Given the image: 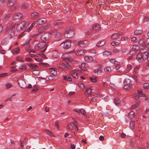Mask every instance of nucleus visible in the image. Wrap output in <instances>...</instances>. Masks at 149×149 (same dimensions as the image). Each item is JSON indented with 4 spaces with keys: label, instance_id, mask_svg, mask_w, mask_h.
<instances>
[{
    "label": "nucleus",
    "instance_id": "a878e982",
    "mask_svg": "<svg viewBox=\"0 0 149 149\" xmlns=\"http://www.w3.org/2000/svg\"><path fill=\"white\" fill-rule=\"evenodd\" d=\"M139 45L141 46H146V42L143 39H140L139 41Z\"/></svg>",
    "mask_w": 149,
    "mask_h": 149
},
{
    "label": "nucleus",
    "instance_id": "f8f14e48",
    "mask_svg": "<svg viewBox=\"0 0 149 149\" xmlns=\"http://www.w3.org/2000/svg\"><path fill=\"white\" fill-rule=\"evenodd\" d=\"M16 2V0H10L8 4V6H12L10 8V10L13 11L15 9V6L13 5L14 4H15Z\"/></svg>",
    "mask_w": 149,
    "mask_h": 149
},
{
    "label": "nucleus",
    "instance_id": "bf43d9fd",
    "mask_svg": "<svg viewBox=\"0 0 149 149\" xmlns=\"http://www.w3.org/2000/svg\"><path fill=\"white\" fill-rule=\"evenodd\" d=\"M110 61L113 64H116V63H118V61L115 60L114 59H111L110 60Z\"/></svg>",
    "mask_w": 149,
    "mask_h": 149
},
{
    "label": "nucleus",
    "instance_id": "13d9d810",
    "mask_svg": "<svg viewBox=\"0 0 149 149\" xmlns=\"http://www.w3.org/2000/svg\"><path fill=\"white\" fill-rule=\"evenodd\" d=\"M78 85L79 87L82 89L85 88L84 85L81 83L78 84Z\"/></svg>",
    "mask_w": 149,
    "mask_h": 149
},
{
    "label": "nucleus",
    "instance_id": "58836bf2",
    "mask_svg": "<svg viewBox=\"0 0 149 149\" xmlns=\"http://www.w3.org/2000/svg\"><path fill=\"white\" fill-rule=\"evenodd\" d=\"M26 65L24 64H23L21 65L19 67V69L22 70H25L26 69Z\"/></svg>",
    "mask_w": 149,
    "mask_h": 149
},
{
    "label": "nucleus",
    "instance_id": "e2e57ef3",
    "mask_svg": "<svg viewBox=\"0 0 149 149\" xmlns=\"http://www.w3.org/2000/svg\"><path fill=\"white\" fill-rule=\"evenodd\" d=\"M39 64L43 66L47 67L48 65V64L47 63H39Z\"/></svg>",
    "mask_w": 149,
    "mask_h": 149
},
{
    "label": "nucleus",
    "instance_id": "a211bd4d",
    "mask_svg": "<svg viewBox=\"0 0 149 149\" xmlns=\"http://www.w3.org/2000/svg\"><path fill=\"white\" fill-rule=\"evenodd\" d=\"M18 84H19V87L22 88H24L26 85V82L22 80H21L18 81Z\"/></svg>",
    "mask_w": 149,
    "mask_h": 149
},
{
    "label": "nucleus",
    "instance_id": "603ef678",
    "mask_svg": "<svg viewBox=\"0 0 149 149\" xmlns=\"http://www.w3.org/2000/svg\"><path fill=\"white\" fill-rule=\"evenodd\" d=\"M22 8L24 9H26L29 8L28 5L26 3H24L22 5Z\"/></svg>",
    "mask_w": 149,
    "mask_h": 149
},
{
    "label": "nucleus",
    "instance_id": "6e6d98bb",
    "mask_svg": "<svg viewBox=\"0 0 149 149\" xmlns=\"http://www.w3.org/2000/svg\"><path fill=\"white\" fill-rule=\"evenodd\" d=\"M32 73L33 74L38 75L39 73V71L38 70H34L33 71Z\"/></svg>",
    "mask_w": 149,
    "mask_h": 149
},
{
    "label": "nucleus",
    "instance_id": "864d4df0",
    "mask_svg": "<svg viewBox=\"0 0 149 149\" xmlns=\"http://www.w3.org/2000/svg\"><path fill=\"white\" fill-rule=\"evenodd\" d=\"M79 111L80 113H81L84 116H86V114L85 111L84 110L82 109H79Z\"/></svg>",
    "mask_w": 149,
    "mask_h": 149
},
{
    "label": "nucleus",
    "instance_id": "7ed1b4c3",
    "mask_svg": "<svg viewBox=\"0 0 149 149\" xmlns=\"http://www.w3.org/2000/svg\"><path fill=\"white\" fill-rule=\"evenodd\" d=\"M74 31L72 27H67L65 29V33L64 34V36L67 38H70L74 36Z\"/></svg>",
    "mask_w": 149,
    "mask_h": 149
},
{
    "label": "nucleus",
    "instance_id": "aec40b11",
    "mask_svg": "<svg viewBox=\"0 0 149 149\" xmlns=\"http://www.w3.org/2000/svg\"><path fill=\"white\" fill-rule=\"evenodd\" d=\"M134 117V112L133 111L130 112L128 115V117L130 120L133 119Z\"/></svg>",
    "mask_w": 149,
    "mask_h": 149
},
{
    "label": "nucleus",
    "instance_id": "79ce46f5",
    "mask_svg": "<svg viewBox=\"0 0 149 149\" xmlns=\"http://www.w3.org/2000/svg\"><path fill=\"white\" fill-rule=\"evenodd\" d=\"M91 88H89L86 89L85 93H87L88 95H90L91 94Z\"/></svg>",
    "mask_w": 149,
    "mask_h": 149
},
{
    "label": "nucleus",
    "instance_id": "20e7f679",
    "mask_svg": "<svg viewBox=\"0 0 149 149\" xmlns=\"http://www.w3.org/2000/svg\"><path fill=\"white\" fill-rule=\"evenodd\" d=\"M51 37V34L48 32H45L41 34L40 39L43 42L46 43Z\"/></svg>",
    "mask_w": 149,
    "mask_h": 149
},
{
    "label": "nucleus",
    "instance_id": "423d86ee",
    "mask_svg": "<svg viewBox=\"0 0 149 149\" xmlns=\"http://www.w3.org/2000/svg\"><path fill=\"white\" fill-rule=\"evenodd\" d=\"M27 24L29 25V23H27L26 21H21L19 23L17 24H15L14 26L15 27H16V30L17 31H20L22 30L24 28L25 26Z\"/></svg>",
    "mask_w": 149,
    "mask_h": 149
},
{
    "label": "nucleus",
    "instance_id": "6ab92c4d",
    "mask_svg": "<svg viewBox=\"0 0 149 149\" xmlns=\"http://www.w3.org/2000/svg\"><path fill=\"white\" fill-rule=\"evenodd\" d=\"M86 52V50L83 49H79L76 53V54L79 56L83 55Z\"/></svg>",
    "mask_w": 149,
    "mask_h": 149
},
{
    "label": "nucleus",
    "instance_id": "9b49d317",
    "mask_svg": "<svg viewBox=\"0 0 149 149\" xmlns=\"http://www.w3.org/2000/svg\"><path fill=\"white\" fill-rule=\"evenodd\" d=\"M140 47L138 45H133L132 49L130 51L129 54L132 55L135 53L139 49Z\"/></svg>",
    "mask_w": 149,
    "mask_h": 149
},
{
    "label": "nucleus",
    "instance_id": "4be33fe9",
    "mask_svg": "<svg viewBox=\"0 0 149 149\" xmlns=\"http://www.w3.org/2000/svg\"><path fill=\"white\" fill-rule=\"evenodd\" d=\"M93 30L99 31L100 30L101 27L100 25L98 24H95L93 26Z\"/></svg>",
    "mask_w": 149,
    "mask_h": 149
},
{
    "label": "nucleus",
    "instance_id": "72a5a7b5",
    "mask_svg": "<svg viewBox=\"0 0 149 149\" xmlns=\"http://www.w3.org/2000/svg\"><path fill=\"white\" fill-rule=\"evenodd\" d=\"M28 65L29 67L32 69H36L38 67L37 65L32 64H29Z\"/></svg>",
    "mask_w": 149,
    "mask_h": 149
},
{
    "label": "nucleus",
    "instance_id": "09e8293b",
    "mask_svg": "<svg viewBox=\"0 0 149 149\" xmlns=\"http://www.w3.org/2000/svg\"><path fill=\"white\" fill-rule=\"evenodd\" d=\"M104 70L105 72L108 73L111 71V69L110 67H107L106 68L104 69Z\"/></svg>",
    "mask_w": 149,
    "mask_h": 149
},
{
    "label": "nucleus",
    "instance_id": "4468645a",
    "mask_svg": "<svg viewBox=\"0 0 149 149\" xmlns=\"http://www.w3.org/2000/svg\"><path fill=\"white\" fill-rule=\"evenodd\" d=\"M122 35V33H116L113 34L111 36V38L112 40H114L119 38L120 36Z\"/></svg>",
    "mask_w": 149,
    "mask_h": 149
},
{
    "label": "nucleus",
    "instance_id": "cd10ccee",
    "mask_svg": "<svg viewBox=\"0 0 149 149\" xmlns=\"http://www.w3.org/2000/svg\"><path fill=\"white\" fill-rule=\"evenodd\" d=\"M63 23V20L61 19L57 20L53 22V24L55 25H58L61 24Z\"/></svg>",
    "mask_w": 149,
    "mask_h": 149
},
{
    "label": "nucleus",
    "instance_id": "c85d7f7f",
    "mask_svg": "<svg viewBox=\"0 0 149 149\" xmlns=\"http://www.w3.org/2000/svg\"><path fill=\"white\" fill-rule=\"evenodd\" d=\"M70 73L72 76L75 79L77 78L78 77V74L76 72L74 71H71L70 72Z\"/></svg>",
    "mask_w": 149,
    "mask_h": 149
},
{
    "label": "nucleus",
    "instance_id": "3c124183",
    "mask_svg": "<svg viewBox=\"0 0 149 149\" xmlns=\"http://www.w3.org/2000/svg\"><path fill=\"white\" fill-rule=\"evenodd\" d=\"M111 45L113 46H115L119 45V43L118 42L113 41L111 42Z\"/></svg>",
    "mask_w": 149,
    "mask_h": 149
},
{
    "label": "nucleus",
    "instance_id": "052dcab7",
    "mask_svg": "<svg viewBox=\"0 0 149 149\" xmlns=\"http://www.w3.org/2000/svg\"><path fill=\"white\" fill-rule=\"evenodd\" d=\"M47 132V134L51 136H54L53 133L51 131H46Z\"/></svg>",
    "mask_w": 149,
    "mask_h": 149
},
{
    "label": "nucleus",
    "instance_id": "1a4fd4ad",
    "mask_svg": "<svg viewBox=\"0 0 149 149\" xmlns=\"http://www.w3.org/2000/svg\"><path fill=\"white\" fill-rule=\"evenodd\" d=\"M51 35L54 36V37L56 38H60L62 36V33L60 32H59L56 30H52L51 32Z\"/></svg>",
    "mask_w": 149,
    "mask_h": 149
},
{
    "label": "nucleus",
    "instance_id": "774afa93",
    "mask_svg": "<svg viewBox=\"0 0 149 149\" xmlns=\"http://www.w3.org/2000/svg\"><path fill=\"white\" fill-rule=\"evenodd\" d=\"M25 31L22 33L20 35H19L18 36V38H19L21 37H22L25 35Z\"/></svg>",
    "mask_w": 149,
    "mask_h": 149
},
{
    "label": "nucleus",
    "instance_id": "4d7b16f0",
    "mask_svg": "<svg viewBox=\"0 0 149 149\" xmlns=\"http://www.w3.org/2000/svg\"><path fill=\"white\" fill-rule=\"evenodd\" d=\"M30 39L29 38L28 39H27L25 41V42L22 44V45L24 46L25 45H26L27 44H28L30 42Z\"/></svg>",
    "mask_w": 149,
    "mask_h": 149
},
{
    "label": "nucleus",
    "instance_id": "ddd939ff",
    "mask_svg": "<svg viewBox=\"0 0 149 149\" xmlns=\"http://www.w3.org/2000/svg\"><path fill=\"white\" fill-rule=\"evenodd\" d=\"M23 16V14L20 13H15L13 16V19L14 20L20 19Z\"/></svg>",
    "mask_w": 149,
    "mask_h": 149
},
{
    "label": "nucleus",
    "instance_id": "de8ad7c7",
    "mask_svg": "<svg viewBox=\"0 0 149 149\" xmlns=\"http://www.w3.org/2000/svg\"><path fill=\"white\" fill-rule=\"evenodd\" d=\"M21 146L22 147H23L24 144H26L27 143V141L25 139H24V141H22L21 140L20 141Z\"/></svg>",
    "mask_w": 149,
    "mask_h": 149
},
{
    "label": "nucleus",
    "instance_id": "bb28decb",
    "mask_svg": "<svg viewBox=\"0 0 149 149\" xmlns=\"http://www.w3.org/2000/svg\"><path fill=\"white\" fill-rule=\"evenodd\" d=\"M105 41L103 40L100 41L96 44V46L98 47H101L104 45L105 43Z\"/></svg>",
    "mask_w": 149,
    "mask_h": 149
},
{
    "label": "nucleus",
    "instance_id": "5fc2aeb1",
    "mask_svg": "<svg viewBox=\"0 0 149 149\" xmlns=\"http://www.w3.org/2000/svg\"><path fill=\"white\" fill-rule=\"evenodd\" d=\"M44 29L42 26H41L38 30V32L39 33H41L44 31Z\"/></svg>",
    "mask_w": 149,
    "mask_h": 149
},
{
    "label": "nucleus",
    "instance_id": "f03ea898",
    "mask_svg": "<svg viewBox=\"0 0 149 149\" xmlns=\"http://www.w3.org/2000/svg\"><path fill=\"white\" fill-rule=\"evenodd\" d=\"M140 52V53L136 55V59L139 63H141L144 60L148 58L149 54L147 52V49L144 47L141 48Z\"/></svg>",
    "mask_w": 149,
    "mask_h": 149
},
{
    "label": "nucleus",
    "instance_id": "dca6fc26",
    "mask_svg": "<svg viewBox=\"0 0 149 149\" xmlns=\"http://www.w3.org/2000/svg\"><path fill=\"white\" fill-rule=\"evenodd\" d=\"M84 58L85 61L87 63L91 62L93 60V58L91 56H84Z\"/></svg>",
    "mask_w": 149,
    "mask_h": 149
},
{
    "label": "nucleus",
    "instance_id": "8fccbe9b",
    "mask_svg": "<svg viewBox=\"0 0 149 149\" xmlns=\"http://www.w3.org/2000/svg\"><path fill=\"white\" fill-rule=\"evenodd\" d=\"M131 40L134 43H135L137 42L138 40L136 37H133L131 38Z\"/></svg>",
    "mask_w": 149,
    "mask_h": 149
},
{
    "label": "nucleus",
    "instance_id": "5701e85b",
    "mask_svg": "<svg viewBox=\"0 0 149 149\" xmlns=\"http://www.w3.org/2000/svg\"><path fill=\"white\" fill-rule=\"evenodd\" d=\"M61 57L63 60L65 61H67L69 59V55L68 54H63L61 56Z\"/></svg>",
    "mask_w": 149,
    "mask_h": 149
},
{
    "label": "nucleus",
    "instance_id": "473e14b6",
    "mask_svg": "<svg viewBox=\"0 0 149 149\" xmlns=\"http://www.w3.org/2000/svg\"><path fill=\"white\" fill-rule=\"evenodd\" d=\"M114 103L116 105H118L120 103V101L118 98L116 97L114 99Z\"/></svg>",
    "mask_w": 149,
    "mask_h": 149
},
{
    "label": "nucleus",
    "instance_id": "2f4dec72",
    "mask_svg": "<svg viewBox=\"0 0 149 149\" xmlns=\"http://www.w3.org/2000/svg\"><path fill=\"white\" fill-rule=\"evenodd\" d=\"M97 77H90V80L92 82H96L97 80Z\"/></svg>",
    "mask_w": 149,
    "mask_h": 149
},
{
    "label": "nucleus",
    "instance_id": "c03bdc74",
    "mask_svg": "<svg viewBox=\"0 0 149 149\" xmlns=\"http://www.w3.org/2000/svg\"><path fill=\"white\" fill-rule=\"evenodd\" d=\"M45 30H46L49 29L51 27V25L49 24H47V25L42 26Z\"/></svg>",
    "mask_w": 149,
    "mask_h": 149
},
{
    "label": "nucleus",
    "instance_id": "49530a36",
    "mask_svg": "<svg viewBox=\"0 0 149 149\" xmlns=\"http://www.w3.org/2000/svg\"><path fill=\"white\" fill-rule=\"evenodd\" d=\"M143 87L144 89H149V84L148 83H144L143 84Z\"/></svg>",
    "mask_w": 149,
    "mask_h": 149
},
{
    "label": "nucleus",
    "instance_id": "c756f323",
    "mask_svg": "<svg viewBox=\"0 0 149 149\" xmlns=\"http://www.w3.org/2000/svg\"><path fill=\"white\" fill-rule=\"evenodd\" d=\"M135 123L134 121L132 120L130 121V126L131 129L132 130L134 129V127Z\"/></svg>",
    "mask_w": 149,
    "mask_h": 149
},
{
    "label": "nucleus",
    "instance_id": "680f3d73",
    "mask_svg": "<svg viewBox=\"0 0 149 149\" xmlns=\"http://www.w3.org/2000/svg\"><path fill=\"white\" fill-rule=\"evenodd\" d=\"M67 128L70 130H72L73 129V127L71 124H68L67 126Z\"/></svg>",
    "mask_w": 149,
    "mask_h": 149
},
{
    "label": "nucleus",
    "instance_id": "ea45409f",
    "mask_svg": "<svg viewBox=\"0 0 149 149\" xmlns=\"http://www.w3.org/2000/svg\"><path fill=\"white\" fill-rule=\"evenodd\" d=\"M72 119L74 120V121L72 122V123L75 126V128H76V129L78 130V129L77 127V122L76 120H74V118H72Z\"/></svg>",
    "mask_w": 149,
    "mask_h": 149
},
{
    "label": "nucleus",
    "instance_id": "f704fd0d",
    "mask_svg": "<svg viewBox=\"0 0 149 149\" xmlns=\"http://www.w3.org/2000/svg\"><path fill=\"white\" fill-rule=\"evenodd\" d=\"M140 103V101H139L136 103L132 106L131 108V109L132 110L136 108L139 105Z\"/></svg>",
    "mask_w": 149,
    "mask_h": 149
},
{
    "label": "nucleus",
    "instance_id": "a19ab883",
    "mask_svg": "<svg viewBox=\"0 0 149 149\" xmlns=\"http://www.w3.org/2000/svg\"><path fill=\"white\" fill-rule=\"evenodd\" d=\"M5 86L6 88L7 89H8L11 88L13 86V85L10 83H7L5 84Z\"/></svg>",
    "mask_w": 149,
    "mask_h": 149
},
{
    "label": "nucleus",
    "instance_id": "37998d69",
    "mask_svg": "<svg viewBox=\"0 0 149 149\" xmlns=\"http://www.w3.org/2000/svg\"><path fill=\"white\" fill-rule=\"evenodd\" d=\"M88 52L89 53L95 54L96 52V50L93 49H89L88 50Z\"/></svg>",
    "mask_w": 149,
    "mask_h": 149
},
{
    "label": "nucleus",
    "instance_id": "412c9836",
    "mask_svg": "<svg viewBox=\"0 0 149 149\" xmlns=\"http://www.w3.org/2000/svg\"><path fill=\"white\" fill-rule=\"evenodd\" d=\"M31 16L33 19H36L40 17L39 15L36 12H34L31 13Z\"/></svg>",
    "mask_w": 149,
    "mask_h": 149
},
{
    "label": "nucleus",
    "instance_id": "b1692460",
    "mask_svg": "<svg viewBox=\"0 0 149 149\" xmlns=\"http://www.w3.org/2000/svg\"><path fill=\"white\" fill-rule=\"evenodd\" d=\"M19 49L18 47L16 48H14L12 50V52L13 54H17L19 52Z\"/></svg>",
    "mask_w": 149,
    "mask_h": 149
},
{
    "label": "nucleus",
    "instance_id": "393cba45",
    "mask_svg": "<svg viewBox=\"0 0 149 149\" xmlns=\"http://www.w3.org/2000/svg\"><path fill=\"white\" fill-rule=\"evenodd\" d=\"M26 51L28 52L29 53L31 52L35 53L36 52L33 49H31V47L30 46H28L26 47Z\"/></svg>",
    "mask_w": 149,
    "mask_h": 149
},
{
    "label": "nucleus",
    "instance_id": "0e129e2a",
    "mask_svg": "<svg viewBox=\"0 0 149 149\" xmlns=\"http://www.w3.org/2000/svg\"><path fill=\"white\" fill-rule=\"evenodd\" d=\"M44 52H43V51H42V53L41 54L40 53L38 54L40 55L41 57H42V58H47L46 56L45 55L43 54V53Z\"/></svg>",
    "mask_w": 149,
    "mask_h": 149
},
{
    "label": "nucleus",
    "instance_id": "0eeeda50",
    "mask_svg": "<svg viewBox=\"0 0 149 149\" xmlns=\"http://www.w3.org/2000/svg\"><path fill=\"white\" fill-rule=\"evenodd\" d=\"M48 45H47V43L45 42H41L38 43L34 47V49L35 50H39L43 48V52H45L46 49Z\"/></svg>",
    "mask_w": 149,
    "mask_h": 149
},
{
    "label": "nucleus",
    "instance_id": "e433bc0d",
    "mask_svg": "<svg viewBox=\"0 0 149 149\" xmlns=\"http://www.w3.org/2000/svg\"><path fill=\"white\" fill-rule=\"evenodd\" d=\"M59 121L58 120H56L55 121V125L56 128L57 130H60L59 125Z\"/></svg>",
    "mask_w": 149,
    "mask_h": 149
},
{
    "label": "nucleus",
    "instance_id": "f257e3e1",
    "mask_svg": "<svg viewBox=\"0 0 149 149\" xmlns=\"http://www.w3.org/2000/svg\"><path fill=\"white\" fill-rule=\"evenodd\" d=\"M15 32V26H13L12 22H9L4 30V34L6 35L9 38L11 39L14 36Z\"/></svg>",
    "mask_w": 149,
    "mask_h": 149
},
{
    "label": "nucleus",
    "instance_id": "2eb2a0df",
    "mask_svg": "<svg viewBox=\"0 0 149 149\" xmlns=\"http://www.w3.org/2000/svg\"><path fill=\"white\" fill-rule=\"evenodd\" d=\"M130 82V80L129 79H124L123 83L124 85V88L125 89L128 88L129 84Z\"/></svg>",
    "mask_w": 149,
    "mask_h": 149
},
{
    "label": "nucleus",
    "instance_id": "9d476101",
    "mask_svg": "<svg viewBox=\"0 0 149 149\" xmlns=\"http://www.w3.org/2000/svg\"><path fill=\"white\" fill-rule=\"evenodd\" d=\"M63 44V47L64 49H68L71 46V42L69 40H66L65 42H63L60 45H61Z\"/></svg>",
    "mask_w": 149,
    "mask_h": 149
},
{
    "label": "nucleus",
    "instance_id": "f3484780",
    "mask_svg": "<svg viewBox=\"0 0 149 149\" xmlns=\"http://www.w3.org/2000/svg\"><path fill=\"white\" fill-rule=\"evenodd\" d=\"M47 21V19L46 18H42L38 19L37 21V22L38 24L41 25L45 23Z\"/></svg>",
    "mask_w": 149,
    "mask_h": 149
},
{
    "label": "nucleus",
    "instance_id": "7c9ffc66",
    "mask_svg": "<svg viewBox=\"0 0 149 149\" xmlns=\"http://www.w3.org/2000/svg\"><path fill=\"white\" fill-rule=\"evenodd\" d=\"M49 71L51 74H53L54 76H55L57 74V71L53 69H50Z\"/></svg>",
    "mask_w": 149,
    "mask_h": 149
},
{
    "label": "nucleus",
    "instance_id": "a18cd8bd",
    "mask_svg": "<svg viewBox=\"0 0 149 149\" xmlns=\"http://www.w3.org/2000/svg\"><path fill=\"white\" fill-rule=\"evenodd\" d=\"M63 77L64 79L66 80L67 81H71L72 80L71 78L68 76H63Z\"/></svg>",
    "mask_w": 149,
    "mask_h": 149
},
{
    "label": "nucleus",
    "instance_id": "69168bd1",
    "mask_svg": "<svg viewBox=\"0 0 149 149\" xmlns=\"http://www.w3.org/2000/svg\"><path fill=\"white\" fill-rule=\"evenodd\" d=\"M115 65V68L117 70H118L120 67V65L119 64V62H118V63H116Z\"/></svg>",
    "mask_w": 149,
    "mask_h": 149
},
{
    "label": "nucleus",
    "instance_id": "6e6552de",
    "mask_svg": "<svg viewBox=\"0 0 149 149\" xmlns=\"http://www.w3.org/2000/svg\"><path fill=\"white\" fill-rule=\"evenodd\" d=\"M74 43L79 45L80 47L82 48L87 47L89 45V42L87 40L83 41L77 40L74 41Z\"/></svg>",
    "mask_w": 149,
    "mask_h": 149
},
{
    "label": "nucleus",
    "instance_id": "39448f33",
    "mask_svg": "<svg viewBox=\"0 0 149 149\" xmlns=\"http://www.w3.org/2000/svg\"><path fill=\"white\" fill-rule=\"evenodd\" d=\"M72 63L70 62H66L65 63H58L56 65V67L62 70H64L66 68H71L72 65Z\"/></svg>",
    "mask_w": 149,
    "mask_h": 149
},
{
    "label": "nucleus",
    "instance_id": "c9c22d12",
    "mask_svg": "<svg viewBox=\"0 0 149 149\" xmlns=\"http://www.w3.org/2000/svg\"><path fill=\"white\" fill-rule=\"evenodd\" d=\"M111 51H106L103 53V56H107L111 55Z\"/></svg>",
    "mask_w": 149,
    "mask_h": 149
},
{
    "label": "nucleus",
    "instance_id": "338daca9",
    "mask_svg": "<svg viewBox=\"0 0 149 149\" xmlns=\"http://www.w3.org/2000/svg\"><path fill=\"white\" fill-rule=\"evenodd\" d=\"M7 73H2L0 74V77H5L8 75Z\"/></svg>",
    "mask_w": 149,
    "mask_h": 149
},
{
    "label": "nucleus",
    "instance_id": "4c0bfd02",
    "mask_svg": "<svg viewBox=\"0 0 149 149\" xmlns=\"http://www.w3.org/2000/svg\"><path fill=\"white\" fill-rule=\"evenodd\" d=\"M142 32L141 30H136L134 31V34L136 35H139Z\"/></svg>",
    "mask_w": 149,
    "mask_h": 149
}]
</instances>
